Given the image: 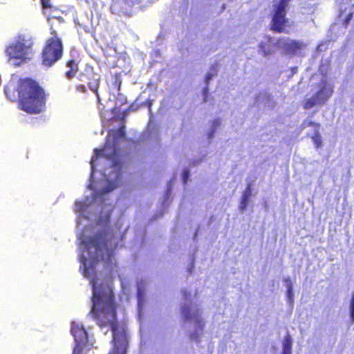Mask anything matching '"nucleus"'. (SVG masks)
I'll return each instance as SVG.
<instances>
[{
  "label": "nucleus",
  "instance_id": "f257e3e1",
  "mask_svg": "<svg viewBox=\"0 0 354 354\" xmlns=\"http://www.w3.org/2000/svg\"><path fill=\"white\" fill-rule=\"evenodd\" d=\"M108 233L103 230L95 233L84 241L88 254L90 265L86 266V258L83 257L82 274L85 277H92L90 283L92 288L91 309L89 315L101 328L109 326L113 333V353L126 354L127 337L124 333L118 330L117 321L118 304L113 288L103 283L97 284L95 267L102 260H109L113 254L109 248Z\"/></svg>",
  "mask_w": 354,
  "mask_h": 354
},
{
  "label": "nucleus",
  "instance_id": "f03ea898",
  "mask_svg": "<svg viewBox=\"0 0 354 354\" xmlns=\"http://www.w3.org/2000/svg\"><path fill=\"white\" fill-rule=\"evenodd\" d=\"M18 106L29 114H39L46 109L48 94L35 80L20 78L17 86Z\"/></svg>",
  "mask_w": 354,
  "mask_h": 354
},
{
  "label": "nucleus",
  "instance_id": "7ed1b4c3",
  "mask_svg": "<svg viewBox=\"0 0 354 354\" xmlns=\"http://www.w3.org/2000/svg\"><path fill=\"white\" fill-rule=\"evenodd\" d=\"M34 44L32 37L19 34L6 47L5 53L9 61H12L14 65L19 66L31 59L34 54Z\"/></svg>",
  "mask_w": 354,
  "mask_h": 354
},
{
  "label": "nucleus",
  "instance_id": "20e7f679",
  "mask_svg": "<svg viewBox=\"0 0 354 354\" xmlns=\"http://www.w3.org/2000/svg\"><path fill=\"white\" fill-rule=\"evenodd\" d=\"M52 37L48 38L40 54L41 64L47 68L53 66L59 61L64 54V44L57 32L53 28L50 30Z\"/></svg>",
  "mask_w": 354,
  "mask_h": 354
},
{
  "label": "nucleus",
  "instance_id": "39448f33",
  "mask_svg": "<svg viewBox=\"0 0 354 354\" xmlns=\"http://www.w3.org/2000/svg\"><path fill=\"white\" fill-rule=\"evenodd\" d=\"M125 131L124 126H122L118 129L113 131V143L106 142L102 149H94L95 156L96 158L99 157H104L106 159L111 161V167H115L120 170L122 162H120L118 149L115 145L120 140L124 138Z\"/></svg>",
  "mask_w": 354,
  "mask_h": 354
},
{
  "label": "nucleus",
  "instance_id": "423d86ee",
  "mask_svg": "<svg viewBox=\"0 0 354 354\" xmlns=\"http://www.w3.org/2000/svg\"><path fill=\"white\" fill-rule=\"evenodd\" d=\"M317 86L318 90L313 95L303 101L302 107L305 110L310 109L315 106L324 105L333 95L334 86L326 79L320 80Z\"/></svg>",
  "mask_w": 354,
  "mask_h": 354
},
{
  "label": "nucleus",
  "instance_id": "0eeeda50",
  "mask_svg": "<svg viewBox=\"0 0 354 354\" xmlns=\"http://www.w3.org/2000/svg\"><path fill=\"white\" fill-rule=\"evenodd\" d=\"M288 6V0H280L276 6L270 24V30L281 33L287 32L286 27L288 26V19L286 17V8Z\"/></svg>",
  "mask_w": 354,
  "mask_h": 354
},
{
  "label": "nucleus",
  "instance_id": "6e6552de",
  "mask_svg": "<svg viewBox=\"0 0 354 354\" xmlns=\"http://www.w3.org/2000/svg\"><path fill=\"white\" fill-rule=\"evenodd\" d=\"M181 314L184 321L194 320L201 332H203L205 322L199 309H196L192 312V308L189 305H183L181 308Z\"/></svg>",
  "mask_w": 354,
  "mask_h": 354
},
{
  "label": "nucleus",
  "instance_id": "1a4fd4ad",
  "mask_svg": "<svg viewBox=\"0 0 354 354\" xmlns=\"http://www.w3.org/2000/svg\"><path fill=\"white\" fill-rule=\"evenodd\" d=\"M279 45L278 41H274L270 36H266L265 40L259 44V51L264 57L274 54Z\"/></svg>",
  "mask_w": 354,
  "mask_h": 354
},
{
  "label": "nucleus",
  "instance_id": "9d476101",
  "mask_svg": "<svg viewBox=\"0 0 354 354\" xmlns=\"http://www.w3.org/2000/svg\"><path fill=\"white\" fill-rule=\"evenodd\" d=\"M72 335L75 338V343L77 344H87L88 343V334L85 328L75 322L72 323L71 329Z\"/></svg>",
  "mask_w": 354,
  "mask_h": 354
},
{
  "label": "nucleus",
  "instance_id": "9b49d317",
  "mask_svg": "<svg viewBox=\"0 0 354 354\" xmlns=\"http://www.w3.org/2000/svg\"><path fill=\"white\" fill-rule=\"evenodd\" d=\"M279 46H282L288 53H295L301 48L302 44L296 40L280 38L278 39Z\"/></svg>",
  "mask_w": 354,
  "mask_h": 354
},
{
  "label": "nucleus",
  "instance_id": "f8f14e48",
  "mask_svg": "<svg viewBox=\"0 0 354 354\" xmlns=\"http://www.w3.org/2000/svg\"><path fill=\"white\" fill-rule=\"evenodd\" d=\"M90 76L88 77L89 82H88V86L91 91H92L97 96V100H100V96L98 93V89L100 87V79L98 75L93 73L90 71Z\"/></svg>",
  "mask_w": 354,
  "mask_h": 354
},
{
  "label": "nucleus",
  "instance_id": "ddd939ff",
  "mask_svg": "<svg viewBox=\"0 0 354 354\" xmlns=\"http://www.w3.org/2000/svg\"><path fill=\"white\" fill-rule=\"evenodd\" d=\"M66 66L70 69L66 71L65 75L68 80L72 79L78 71V62L75 59H69L66 62Z\"/></svg>",
  "mask_w": 354,
  "mask_h": 354
},
{
  "label": "nucleus",
  "instance_id": "4468645a",
  "mask_svg": "<svg viewBox=\"0 0 354 354\" xmlns=\"http://www.w3.org/2000/svg\"><path fill=\"white\" fill-rule=\"evenodd\" d=\"M250 195H251V184L249 183L247 185V187L245 189V191L243 192V195L241 196V200L240 205H239V209L241 211H243L246 209Z\"/></svg>",
  "mask_w": 354,
  "mask_h": 354
},
{
  "label": "nucleus",
  "instance_id": "2eb2a0df",
  "mask_svg": "<svg viewBox=\"0 0 354 354\" xmlns=\"http://www.w3.org/2000/svg\"><path fill=\"white\" fill-rule=\"evenodd\" d=\"M121 84V74L120 73L111 74L110 77L111 86L117 91H119L120 90Z\"/></svg>",
  "mask_w": 354,
  "mask_h": 354
},
{
  "label": "nucleus",
  "instance_id": "dca6fc26",
  "mask_svg": "<svg viewBox=\"0 0 354 354\" xmlns=\"http://www.w3.org/2000/svg\"><path fill=\"white\" fill-rule=\"evenodd\" d=\"M292 341L289 335L284 337L283 342V352L282 354H291Z\"/></svg>",
  "mask_w": 354,
  "mask_h": 354
},
{
  "label": "nucleus",
  "instance_id": "f3484780",
  "mask_svg": "<svg viewBox=\"0 0 354 354\" xmlns=\"http://www.w3.org/2000/svg\"><path fill=\"white\" fill-rule=\"evenodd\" d=\"M312 140L313 141L315 147L317 149L319 148L322 145V138L318 131H316L315 134L312 136Z\"/></svg>",
  "mask_w": 354,
  "mask_h": 354
},
{
  "label": "nucleus",
  "instance_id": "a211bd4d",
  "mask_svg": "<svg viewBox=\"0 0 354 354\" xmlns=\"http://www.w3.org/2000/svg\"><path fill=\"white\" fill-rule=\"evenodd\" d=\"M116 187H117V185L115 183L110 184L109 185L106 186V187H104L100 190V194L102 195V194H107V193L113 191Z\"/></svg>",
  "mask_w": 354,
  "mask_h": 354
},
{
  "label": "nucleus",
  "instance_id": "6ab92c4d",
  "mask_svg": "<svg viewBox=\"0 0 354 354\" xmlns=\"http://www.w3.org/2000/svg\"><path fill=\"white\" fill-rule=\"evenodd\" d=\"M86 344H77L75 343V346L73 351V354H82L83 352V346Z\"/></svg>",
  "mask_w": 354,
  "mask_h": 354
},
{
  "label": "nucleus",
  "instance_id": "aec40b11",
  "mask_svg": "<svg viewBox=\"0 0 354 354\" xmlns=\"http://www.w3.org/2000/svg\"><path fill=\"white\" fill-rule=\"evenodd\" d=\"M319 123H317L315 122H313V121H304L303 123H302V127L304 128H306V127H315L317 129H319Z\"/></svg>",
  "mask_w": 354,
  "mask_h": 354
},
{
  "label": "nucleus",
  "instance_id": "412c9836",
  "mask_svg": "<svg viewBox=\"0 0 354 354\" xmlns=\"http://www.w3.org/2000/svg\"><path fill=\"white\" fill-rule=\"evenodd\" d=\"M350 315L352 321H354V293L352 295L350 302Z\"/></svg>",
  "mask_w": 354,
  "mask_h": 354
},
{
  "label": "nucleus",
  "instance_id": "4be33fe9",
  "mask_svg": "<svg viewBox=\"0 0 354 354\" xmlns=\"http://www.w3.org/2000/svg\"><path fill=\"white\" fill-rule=\"evenodd\" d=\"M41 4L43 9H50L53 7L51 0H41Z\"/></svg>",
  "mask_w": 354,
  "mask_h": 354
},
{
  "label": "nucleus",
  "instance_id": "5701e85b",
  "mask_svg": "<svg viewBox=\"0 0 354 354\" xmlns=\"http://www.w3.org/2000/svg\"><path fill=\"white\" fill-rule=\"evenodd\" d=\"M85 203L83 201L75 202V209L77 212H82L84 209Z\"/></svg>",
  "mask_w": 354,
  "mask_h": 354
},
{
  "label": "nucleus",
  "instance_id": "b1692460",
  "mask_svg": "<svg viewBox=\"0 0 354 354\" xmlns=\"http://www.w3.org/2000/svg\"><path fill=\"white\" fill-rule=\"evenodd\" d=\"M200 335L201 334H199L197 331V330H195L193 333H192L190 335H189V337L191 339H194L197 342H199L200 340Z\"/></svg>",
  "mask_w": 354,
  "mask_h": 354
},
{
  "label": "nucleus",
  "instance_id": "393cba45",
  "mask_svg": "<svg viewBox=\"0 0 354 354\" xmlns=\"http://www.w3.org/2000/svg\"><path fill=\"white\" fill-rule=\"evenodd\" d=\"M76 90L82 93H85L87 91L86 87L83 84H77L76 86Z\"/></svg>",
  "mask_w": 354,
  "mask_h": 354
},
{
  "label": "nucleus",
  "instance_id": "a878e982",
  "mask_svg": "<svg viewBox=\"0 0 354 354\" xmlns=\"http://www.w3.org/2000/svg\"><path fill=\"white\" fill-rule=\"evenodd\" d=\"M189 177V171L188 169H184L183 173V178L184 183H187L188 178Z\"/></svg>",
  "mask_w": 354,
  "mask_h": 354
},
{
  "label": "nucleus",
  "instance_id": "bb28decb",
  "mask_svg": "<svg viewBox=\"0 0 354 354\" xmlns=\"http://www.w3.org/2000/svg\"><path fill=\"white\" fill-rule=\"evenodd\" d=\"M111 211H110L109 213H107V214L106 215V218H105V223L106 224H108L109 223V221H110V216H111Z\"/></svg>",
  "mask_w": 354,
  "mask_h": 354
},
{
  "label": "nucleus",
  "instance_id": "cd10ccee",
  "mask_svg": "<svg viewBox=\"0 0 354 354\" xmlns=\"http://www.w3.org/2000/svg\"><path fill=\"white\" fill-rule=\"evenodd\" d=\"M137 109V108L134 107V105L133 104H131L129 107L128 108V109L127 111H125L124 112L126 113L127 111H136Z\"/></svg>",
  "mask_w": 354,
  "mask_h": 354
},
{
  "label": "nucleus",
  "instance_id": "c85d7f7f",
  "mask_svg": "<svg viewBox=\"0 0 354 354\" xmlns=\"http://www.w3.org/2000/svg\"><path fill=\"white\" fill-rule=\"evenodd\" d=\"M142 290L141 289V287L140 286H138V296L141 298L142 297Z\"/></svg>",
  "mask_w": 354,
  "mask_h": 354
},
{
  "label": "nucleus",
  "instance_id": "c756f323",
  "mask_svg": "<svg viewBox=\"0 0 354 354\" xmlns=\"http://www.w3.org/2000/svg\"><path fill=\"white\" fill-rule=\"evenodd\" d=\"M5 93L6 94V95L10 98L11 99V95L10 94V88H6L5 90Z\"/></svg>",
  "mask_w": 354,
  "mask_h": 354
},
{
  "label": "nucleus",
  "instance_id": "7c9ffc66",
  "mask_svg": "<svg viewBox=\"0 0 354 354\" xmlns=\"http://www.w3.org/2000/svg\"><path fill=\"white\" fill-rule=\"evenodd\" d=\"M288 295L290 296L292 294V286L291 284L288 285Z\"/></svg>",
  "mask_w": 354,
  "mask_h": 354
},
{
  "label": "nucleus",
  "instance_id": "2f4dec72",
  "mask_svg": "<svg viewBox=\"0 0 354 354\" xmlns=\"http://www.w3.org/2000/svg\"><path fill=\"white\" fill-rule=\"evenodd\" d=\"M212 78V75L210 74H207L206 75V77H205V79H206V82L207 83L209 81V80Z\"/></svg>",
  "mask_w": 354,
  "mask_h": 354
},
{
  "label": "nucleus",
  "instance_id": "473e14b6",
  "mask_svg": "<svg viewBox=\"0 0 354 354\" xmlns=\"http://www.w3.org/2000/svg\"><path fill=\"white\" fill-rule=\"evenodd\" d=\"M127 3H133L136 0H124Z\"/></svg>",
  "mask_w": 354,
  "mask_h": 354
}]
</instances>
